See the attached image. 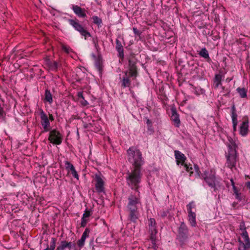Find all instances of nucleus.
<instances>
[{"label":"nucleus","mask_w":250,"mask_h":250,"mask_svg":"<svg viewBox=\"0 0 250 250\" xmlns=\"http://www.w3.org/2000/svg\"><path fill=\"white\" fill-rule=\"evenodd\" d=\"M130 194L128 197V203L126 208L128 214V219L133 222H135L139 216V207L141 206V202L139 195Z\"/></svg>","instance_id":"obj_1"},{"label":"nucleus","mask_w":250,"mask_h":250,"mask_svg":"<svg viewBox=\"0 0 250 250\" xmlns=\"http://www.w3.org/2000/svg\"><path fill=\"white\" fill-rule=\"evenodd\" d=\"M141 169V167H133L131 171L126 173L125 177L127 185L136 192H139V184L143 175Z\"/></svg>","instance_id":"obj_2"},{"label":"nucleus","mask_w":250,"mask_h":250,"mask_svg":"<svg viewBox=\"0 0 250 250\" xmlns=\"http://www.w3.org/2000/svg\"><path fill=\"white\" fill-rule=\"evenodd\" d=\"M127 156L128 161L132 165L133 167H141L144 164L142 153L136 147H129L127 150Z\"/></svg>","instance_id":"obj_3"},{"label":"nucleus","mask_w":250,"mask_h":250,"mask_svg":"<svg viewBox=\"0 0 250 250\" xmlns=\"http://www.w3.org/2000/svg\"><path fill=\"white\" fill-rule=\"evenodd\" d=\"M68 22L76 31L79 32L82 36L84 37L85 39L87 37H91L90 33L86 30L84 26L80 23L78 19H69Z\"/></svg>","instance_id":"obj_4"},{"label":"nucleus","mask_w":250,"mask_h":250,"mask_svg":"<svg viewBox=\"0 0 250 250\" xmlns=\"http://www.w3.org/2000/svg\"><path fill=\"white\" fill-rule=\"evenodd\" d=\"M128 70L129 76L136 78L137 76V67L136 65L137 59L134 54H131L128 57Z\"/></svg>","instance_id":"obj_5"},{"label":"nucleus","mask_w":250,"mask_h":250,"mask_svg":"<svg viewBox=\"0 0 250 250\" xmlns=\"http://www.w3.org/2000/svg\"><path fill=\"white\" fill-rule=\"evenodd\" d=\"M48 140L53 144L60 145L62 142V135L56 129L50 130Z\"/></svg>","instance_id":"obj_6"},{"label":"nucleus","mask_w":250,"mask_h":250,"mask_svg":"<svg viewBox=\"0 0 250 250\" xmlns=\"http://www.w3.org/2000/svg\"><path fill=\"white\" fill-rule=\"evenodd\" d=\"M41 124L43 127L42 132H48L50 130L51 127L48 117L43 110L40 112Z\"/></svg>","instance_id":"obj_7"},{"label":"nucleus","mask_w":250,"mask_h":250,"mask_svg":"<svg viewBox=\"0 0 250 250\" xmlns=\"http://www.w3.org/2000/svg\"><path fill=\"white\" fill-rule=\"evenodd\" d=\"M227 166L232 168L235 166L236 163V150L229 151L227 155Z\"/></svg>","instance_id":"obj_8"},{"label":"nucleus","mask_w":250,"mask_h":250,"mask_svg":"<svg viewBox=\"0 0 250 250\" xmlns=\"http://www.w3.org/2000/svg\"><path fill=\"white\" fill-rule=\"evenodd\" d=\"M188 237V229L184 222H182L178 229V238L181 241H183Z\"/></svg>","instance_id":"obj_9"},{"label":"nucleus","mask_w":250,"mask_h":250,"mask_svg":"<svg viewBox=\"0 0 250 250\" xmlns=\"http://www.w3.org/2000/svg\"><path fill=\"white\" fill-rule=\"evenodd\" d=\"M95 180L96 183L95 185L96 191L99 193L104 192V181L103 180L100 174H95Z\"/></svg>","instance_id":"obj_10"},{"label":"nucleus","mask_w":250,"mask_h":250,"mask_svg":"<svg viewBox=\"0 0 250 250\" xmlns=\"http://www.w3.org/2000/svg\"><path fill=\"white\" fill-rule=\"evenodd\" d=\"M244 241L240 238L238 239V250H250V239L249 236L245 235V237L243 238Z\"/></svg>","instance_id":"obj_11"},{"label":"nucleus","mask_w":250,"mask_h":250,"mask_svg":"<svg viewBox=\"0 0 250 250\" xmlns=\"http://www.w3.org/2000/svg\"><path fill=\"white\" fill-rule=\"evenodd\" d=\"M204 175L205 176L204 177V178L206 183L210 187L213 188L214 190H215V177L214 174L212 172L209 173L205 172Z\"/></svg>","instance_id":"obj_12"},{"label":"nucleus","mask_w":250,"mask_h":250,"mask_svg":"<svg viewBox=\"0 0 250 250\" xmlns=\"http://www.w3.org/2000/svg\"><path fill=\"white\" fill-rule=\"evenodd\" d=\"M174 155L176 160V164L179 165H184L186 160V157L185 155L179 150L174 151Z\"/></svg>","instance_id":"obj_13"},{"label":"nucleus","mask_w":250,"mask_h":250,"mask_svg":"<svg viewBox=\"0 0 250 250\" xmlns=\"http://www.w3.org/2000/svg\"><path fill=\"white\" fill-rule=\"evenodd\" d=\"M89 232L90 230L89 229L86 228L83 232L81 239L77 241L78 247H79L80 249L84 246L85 239L88 237Z\"/></svg>","instance_id":"obj_14"},{"label":"nucleus","mask_w":250,"mask_h":250,"mask_svg":"<svg viewBox=\"0 0 250 250\" xmlns=\"http://www.w3.org/2000/svg\"><path fill=\"white\" fill-rule=\"evenodd\" d=\"M72 9L79 17L85 18L86 16L84 9L82 8L78 5H73Z\"/></svg>","instance_id":"obj_15"},{"label":"nucleus","mask_w":250,"mask_h":250,"mask_svg":"<svg viewBox=\"0 0 250 250\" xmlns=\"http://www.w3.org/2000/svg\"><path fill=\"white\" fill-rule=\"evenodd\" d=\"M171 119L172 122L174 123V125L175 126L178 127L180 125V119L179 117L178 114L177 113L175 109L172 108L171 109Z\"/></svg>","instance_id":"obj_16"},{"label":"nucleus","mask_w":250,"mask_h":250,"mask_svg":"<svg viewBox=\"0 0 250 250\" xmlns=\"http://www.w3.org/2000/svg\"><path fill=\"white\" fill-rule=\"evenodd\" d=\"M124 73L125 76L122 81V86L124 87H129L130 85V81L129 78L131 77L129 76L128 71H125Z\"/></svg>","instance_id":"obj_17"},{"label":"nucleus","mask_w":250,"mask_h":250,"mask_svg":"<svg viewBox=\"0 0 250 250\" xmlns=\"http://www.w3.org/2000/svg\"><path fill=\"white\" fill-rule=\"evenodd\" d=\"M227 146L229 148V151H231L233 150H236L237 146L235 142V141L233 140L230 137H228Z\"/></svg>","instance_id":"obj_18"},{"label":"nucleus","mask_w":250,"mask_h":250,"mask_svg":"<svg viewBox=\"0 0 250 250\" xmlns=\"http://www.w3.org/2000/svg\"><path fill=\"white\" fill-rule=\"evenodd\" d=\"M116 48L119 53V57L120 58H123L124 56V49L121 42L119 40H116Z\"/></svg>","instance_id":"obj_19"},{"label":"nucleus","mask_w":250,"mask_h":250,"mask_svg":"<svg viewBox=\"0 0 250 250\" xmlns=\"http://www.w3.org/2000/svg\"><path fill=\"white\" fill-rule=\"evenodd\" d=\"M248 123L247 122H243L240 125V133L242 136H245L248 133Z\"/></svg>","instance_id":"obj_20"},{"label":"nucleus","mask_w":250,"mask_h":250,"mask_svg":"<svg viewBox=\"0 0 250 250\" xmlns=\"http://www.w3.org/2000/svg\"><path fill=\"white\" fill-rule=\"evenodd\" d=\"M222 78V75L221 72L218 74H216L214 79V85L215 88H217L221 84Z\"/></svg>","instance_id":"obj_21"},{"label":"nucleus","mask_w":250,"mask_h":250,"mask_svg":"<svg viewBox=\"0 0 250 250\" xmlns=\"http://www.w3.org/2000/svg\"><path fill=\"white\" fill-rule=\"evenodd\" d=\"M102 58L99 56L96 60H95V65L100 73L102 71Z\"/></svg>","instance_id":"obj_22"},{"label":"nucleus","mask_w":250,"mask_h":250,"mask_svg":"<svg viewBox=\"0 0 250 250\" xmlns=\"http://www.w3.org/2000/svg\"><path fill=\"white\" fill-rule=\"evenodd\" d=\"M188 220L192 227H195L196 226V214L195 213L188 214Z\"/></svg>","instance_id":"obj_23"},{"label":"nucleus","mask_w":250,"mask_h":250,"mask_svg":"<svg viewBox=\"0 0 250 250\" xmlns=\"http://www.w3.org/2000/svg\"><path fill=\"white\" fill-rule=\"evenodd\" d=\"M240 96L242 98H246L247 96V90L245 88L238 87L236 89Z\"/></svg>","instance_id":"obj_24"},{"label":"nucleus","mask_w":250,"mask_h":250,"mask_svg":"<svg viewBox=\"0 0 250 250\" xmlns=\"http://www.w3.org/2000/svg\"><path fill=\"white\" fill-rule=\"evenodd\" d=\"M239 228L242 231L241 235L243 238L245 237V235H246L247 236H249L248 232L246 230V227L244 222H241L239 226Z\"/></svg>","instance_id":"obj_25"},{"label":"nucleus","mask_w":250,"mask_h":250,"mask_svg":"<svg viewBox=\"0 0 250 250\" xmlns=\"http://www.w3.org/2000/svg\"><path fill=\"white\" fill-rule=\"evenodd\" d=\"M44 100L48 102L49 104H51L53 102L52 95L50 91L47 89L45 91Z\"/></svg>","instance_id":"obj_26"},{"label":"nucleus","mask_w":250,"mask_h":250,"mask_svg":"<svg viewBox=\"0 0 250 250\" xmlns=\"http://www.w3.org/2000/svg\"><path fill=\"white\" fill-rule=\"evenodd\" d=\"M199 55L205 59H209L208 52L206 48H203L199 53Z\"/></svg>","instance_id":"obj_27"},{"label":"nucleus","mask_w":250,"mask_h":250,"mask_svg":"<svg viewBox=\"0 0 250 250\" xmlns=\"http://www.w3.org/2000/svg\"><path fill=\"white\" fill-rule=\"evenodd\" d=\"M47 65L51 70L56 71L58 68V63L55 61L53 62L49 61L47 62Z\"/></svg>","instance_id":"obj_28"},{"label":"nucleus","mask_w":250,"mask_h":250,"mask_svg":"<svg viewBox=\"0 0 250 250\" xmlns=\"http://www.w3.org/2000/svg\"><path fill=\"white\" fill-rule=\"evenodd\" d=\"M68 244L67 242L65 240L62 241L59 246L57 247L56 250H64L67 248Z\"/></svg>","instance_id":"obj_29"},{"label":"nucleus","mask_w":250,"mask_h":250,"mask_svg":"<svg viewBox=\"0 0 250 250\" xmlns=\"http://www.w3.org/2000/svg\"><path fill=\"white\" fill-rule=\"evenodd\" d=\"M64 164L65 168L68 172H71L73 169L75 168L74 166L67 161L64 162Z\"/></svg>","instance_id":"obj_30"},{"label":"nucleus","mask_w":250,"mask_h":250,"mask_svg":"<svg viewBox=\"0 0 250 250\" xmlns=\"http://www.w3.org/2000/svg\"><path fill=\"white\" fill-rule=\"evenodd\" d=\"M93 22L94 24H97L98 26L100 25L102 23L101 19L97 16H94L92 17Z\"/></svg>","instance_id":"obj_31"},{"label":"nucleus","mask_w":250,"mask_h":250,"mask_svg":"<svg viewBox=\"0 0 250 250\" xmlns=\"http://www.w3.org/2000/svg\"><path fill=\"white\" fill-rule=\"evenodd\" d=\"M187 210L188 212V214L194 213L195 212L192 211V208L195 207V205H194V203L193 202H190L187 205Z\"/></svg>","instance_id":"obj_32"},{"label":"nucleus","mask_w":250,"mask_h":250,"mask_svg":"<svg viewBox=\"0 0 250 250\" xmlns=\"http://www.w3.org/2000/svg\"><path fill=\"white\" fill-rule=\"evenodd\" d=\"M56 247V239L54 238H52L50 242V247L48 248L49 250H54Z\"/></svg>","instance_id":"obj_33"},{"label":"nucleus","mask_w":250,"mask_h":250,"mask_svg":"<svg viewBox=\"0 0 250 250\" xmlns=\"http://www.w3.org/2000/svg\"><path fill=\"white\" fill-rule=\"evenodd\" d=\"M183 166H184V167H185V169L186 170V171L189 172V176H191V175L193 173V171H192L193 169L192 167H189L186 164H185Z\"/></svg>","instance_id":"obj_34"},{"label":"nucleus","mask_w":250,"mask_h":250,"mask_svg":"<svg viewBox=\"0 0 250 250\" xmlns=\"http://www.w3.org/2000/svg\"><path fill=\"white\" fill-rule=\"evenodd\" d=\"M62 48L64 51L68 54L72 51L70 47L63 44H62Z\"/></svg>","instance_id":"obj_35"},{"label":"nucleus","mask_w":250,"mask_h":250,"mask_svg":"<svg viewBox=\"0 0 250 250\" xmlns=\"http://www.w3.org/2000/svg\"><path fill=\"white\" fill-rule=\"evenodd\" d=\"M155 235L156 234H152V233H151V237H150V239H151V242L153 244V247L154 248V249H156V248Z\"/></svg>","instance_id":"obj_36"},{"label":"nucleus","mask_w":250,"mask_h":250,"mask_svg":"<svg viewBox=\"0 0 250 250\" xmlns=\"http://www.w3.org/2000/svg\"><path fill=\"white\" fill-rule=\"evenodd\" d=\"M235 199L238 201H241L243 199V195L240 192L234 194Z\"/></svg>","instance_id":"obj_37"},{"label":"nucleus","mask_w":250,"mask_h":250,"mask_svg":"<svg viewBox=\"0 0 250 250\" xmlns=\"http://www.w3.org/2000/svg\"><path fill=\"white\" fill-rule=\"evenodd\" d=\"M231 118L232 119H233V118H235V119H237V115L236 113V111H235V107L234 106V105H233L232 107V108H231Z\"/></svg>","instance_id":"obj_38"},{"label":"nucleus","mask_w":250,"mask_h":250,"mask_svg":"<svg viewBox=\"0 0 250 250\" xmlns=\"http://www.w3.org/2000/svg\"><path fill=\"white\" fill-rule=\"evenodd\" d=\"M156 226V221L154 218H150L149 220L148 227H155Z\"/></svg>","instance_id":"obj_39"},{"label":"nucleus","mask_w":250,"mask_h":250,"mask_svg":"<svg viewBox=\"0 0 250 250\" xmlns=\"http://www.w3.org/2000/svg\"><path fill=\"white\" fill-rule=\"evenodd\" d=\"M232 124H233V128L234 131L236 130V127L237 125V119H235V118H233V119H232Z\"/></svg>","instance_id":"obj_40"},{"label":"nucleus","mask_w":250,"mask_h":250,"mask_svg":"<svg viewBox=\"0 0 250 250\" xmlns=\"http://www.w3.org/2000/svg\"><path fill=\"white\" fill-rule=\"evenodd\" d=\"M194 169L195 171V175L197 177H200V171L199 170V168L197 165H194Z\"/></svg>","instance_id":"obj_41"},{"label":"nucleus","mask_w":250,"mask_h":250,"mask_svg":"<svg viewBox=\"0 0 250 250\" xmlns=\"http://www.w3.org/2000/svg\"><path fill=\"white\" fill-rule=\"evenodd\" d=\"M160 215L162 217L164 218L166 217L167 214L169 213V211L168 210H162L160 212Z\"/></svg>","instance_id":"obj_42"},{"label":"nucleus","mask_w":250,"mask_h":250,"mask_svg":"<svg viewBox=\"0 0 250 250\" xmlns=\"http://www.w3.org/2000/svg\"><path fill=\"white\" fill-rule=\"evenodd\" d=\"M91 215L90 211L88 210H85L84 213L83 214V218L86 219L89 217Z\"/></svg>","instance_id":"obj_43"},{"label":"nucleus","mask_w":250,"mask_h":250,"mask_svg":"<svg viewBox=\"0 0 250 250\" xmlns=\"http://www.w3.org/2000/svg\"><path fill=\"white\" fill-rule=\"evenodd\" d=\"M149 230L151 231V233L156 234L157 233V230L156 229V226L155 227H149Z\"/></svg>","instance_id":"obj_44"},{"label":"nucleus","mask_w":250,"mask_h":250,"mask_svg":"<svg viewBox=\"0 0 250 250\" xmlns=\"http://www.w3.org/2000/svg\"><path fill=\"white\" fill-rule=\"evenodd\" d=\"M70 172L75 178L79 179V175L76 171L75 168L73 169Z\"/></svg>","instance_id":"obj_45"},{"label":"nucleus","mask_w":250,"mask_h":250,"mask_svg":"<svg viewBox=\"0 0 250 250\" xmlns=\"http://www.w3.org/2000/svg\"><path fill=\"white\" fill-rule=\"evenodd\" d=\"M87 222V220H86V219L82 218L81 223V226L82 227H84L86 225Z\"/></svg>","instance_id":"obj_46"},{"label":"nucleus","mask_w":250,"mask_h":250,"mask_svg":"<svg viewBox=\"0 0 250 250\" xmlns=\"http://www.w3.org/2000/svg\"><path fill=\"white\" fill-rule=\"evenodd\" d=\"M133 31L134 34H135L137 36H140L141 34V32L136 28L133 27Z\"/></svg>","instance_id":"obj_47"},{"label":"nucleus","mask_w":250,"mask_h":250,"mask_svg":"<svg viewBox=\"0 0 250 250\" xmlns=\"http://www.w3.org/2000/svg\"><path fill=\"white\" fill-rule=\"evenodd\" d=\"M67 244H68V247L67 248L69 249V250H71L72 249V245H73V242H67Z\"/></svg>","instance_id":"obj_48"},{"label":"nucleus","mask_w":250,"mask_h":250,"mask_svg":"<svg viewBox=\"0 0 250 250\" xmlns=\"http://www.w3.org/2000/svg\"><path fill=\"white\" fill-rule=\"evenodd\" d=\"M232 188H233L234 194L239 192V190L237 188V187L236 186H233V187Z\"/></svg>","instance_id":"obj_49"},{"label":"nucleus","mask_w":250,"mask_h":250,"mask_svg":"<svg viewBox=\"0 0 250 250\" xmlns=\"http://www.w3.org/2000/svg\"><path fill=\"white\" fill-rule=\"evenodd\" d=\"M72 249H74V250H80V249L79 250L78 249L76 243L74 242H73Z\"/></svg>","instance_id":"obj_50"},{"label":"nucleus","mask_w":250,"mask_h":250,"mask_svg":"<svg viewBox=\"0 0 250 250\" xmlns=\"http://www.w3.org/2000/svg\"><path fill=\"white\" fill-rule=\"evenodd\" d=\"M83 100V101H82V104L83 105L85 106L88 104V103L86 100H85L84 99Z\"/></svg>","instance_id":"obj_51"},{"label":"nucleus","mask_w":250,"mask_h":250,"mask_svg":"<svg viewBox=\"0 0 250 250\" xmlns=\"http://www.w3.org/2000/svg\"><path fill=\"white\" fill-rule=\"evenodd\" d=\"M48 119L49 121L50 120L51 121H52L54 120V117L52 114H49Z\"/></svg>","instance_id":"obj_52"},{"label":"nucleus","mask_w":250,"mask_h":250,"mask_svg":"<svg viewBox=\"0 0 250 250\" xmlns=\"http://www.w3.org/2000/svg\"><path fill=\"white\" fill-rule=\"evenodd\" d=\"M78 97L79 98H81L83 99V93L82 92H79L78 94Z\"/></svg>","instance_id":"obj_53"},{"label":"nucleus","mask_w":250,"mask_h":250,"mask_svg":"<svg viewBox=\"0 0 250 250\" xmlns=\"http://www.w3.org/2000/svg\"><path fill=\"white\" fill-rule=\"evenodd\" d=\"M93 43L94 44V45H95V47L96 49L98 48V43L97 42L95 41L94 40L93 41Z\"/></svg>","instance_id":"obj_54"},{"label":"nucleus","mask_w":250,"mask_h":250,"mask_svg":"<svg viewBox=\"0 0 250 250\" xmlns=\"http://www.w3.org/2000/svg\"><path fill=\"white\" fill-rule=\"evenodd\" d=\"M230 182H231V184L232 186V188L233 187V186H235V183L232 179H230Z\"/></svg>","instance_id":"obj_55"},{"label":"nucleus","mask_w":250,"mask_h":250,"mask_svg":"<svg viewBox=\"0 0 250 250\" xmlns=\"http://www.w3.org/2000/svg\"><path fill=\"white\" fill-rule=\"evenodd\" d=\"M247 186L248 188L250 190V181L247 183Z\"/></svg>","instance_id":"obj_56"},{"label":"nucleus","mask_w":250,"mask_h":250,"mask_svg":"<svg viewBox=\"0 0 250 250\" xmlns=\"http://www.w3.org/2000/svg\"><path fill=\"white\" fill-rule=\"evenodd\" d=\"M146 123L148 124V125H150L151 124V122L150 120L148 119L147 120V122H146Z\"/></svg>","instance_id":"obj_57"},{"label":"nucleus","mask_w":250,"mask_h":250,"mask_svg":"<svg viewBox=\"0 0 250 250\" xmlns=\"http://www.w3.org/2000/svg\"><path fill=\"white\" fill-rule=\"evenodd\" d=\"M92 56L93 57V58H94V59L95 60H96V59H97V58H97V57H96V56L94 54H92Z\"/></svg>","instance_id":"obj_58"},{"label":"nucleus","mask_w":250,"mask_h":250,"mask_svg":"<svg viewBox=\"0 0 250 250\" xmlns=\"http://www.w3.org/2000/svg\"><path fill=\"white\" fill-rule=\"evenodd\" d=\"M231 80V79H229V78H227L226 79V81L227 82H230Z\"/></svg>","instance_id":"obj_59"},{"label":"nucleus","mask_w":250,"mask_h":250,"mask_svg":"<svg viewBox=\"0 0 250 250\" xmlns=\"http://www.w3.org/2000/svg\"><path fill=\"white\" fill-rule=\"evenodd\" d=\"M43 250H49V249H48V247H47L46 249H45Z\"/></svg>","instance_id":"obj_60"}]
</instances>
